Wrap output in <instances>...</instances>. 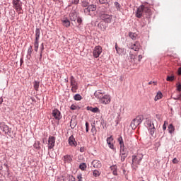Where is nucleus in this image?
<instances>
[{"instance_id": "1", "label": "nucleus", "mask_w": 181, "mask_h": 181, "mask_svg": "<svg viewBox=\"0 0 181 181\" xmlns=\"http://www.w3.org/2000/svg\"><path fill=\"white\" fill-rule=\"evenodd\" d=\"M94 96L97 100H99V103L103 104V105H107L111 103V95L105 94L104 90H97L94 93Z\"/></svg>"}, {"instance_id": "2", "label": "nucleus", "mask_w": 181, "mask_h": 181, "mask_svg": "<svg viewBox=\"0 0 181 181\" xmlns=\"http://www.w3.org/2000/svg\"><path fill=\"white\" fill-rule=\"evenodd\" d=\"M149 13H151V9L148 6L141 5L138 7L136 16V18H142L144 15H149Z\"/></svg>"}, {"instance_id": "3", "label": "nucleus", "mask_w": 181, "mask_h": 181, "mask_svg": "<svg viewBox=\"0 0 181 181\" xmlns=\"http://www.w3.org/2000/svg\"><path fill=\"white\" fill-rule=\"evenodd\" d=\"M119 145H120V158L121 161L124 162L125 159H127V157L128 156V154L127 153H124V151H125V145L124 144V140L122 139V137H119L117 139Z\"/></svg>"}, {"instance_id": "4", "label": "nucleus", "mask_w": 181, "mask_h": 181, "mask_svg": "<svg viewBox=\"0 0 181 181\" xmlns=\"http://www.w3.org/2000/svg\"><path fill=\"white\" fill-rule=\"evenodd\" d=\"M143 156H132V168L136 170L138 169V165L141 163V160H142Z\"/></svg>"}, {"instance_id": "5", "label": "nucleus", "mask_w": 181, "mask_h": 181, "mask_svg": "<svg viewBox=\"0 0 181 181\" xmlns=\"http://www.w3.org/2000/svg\"><path fill=\"white\" fill-rule=\"evenodd\" d=\"M13 8L16 11L18 15L23 13L22 10V1L21 0H13Z\"/></svg>"}, {"instance_id": "6", "label": "nucleus", "mask_w": 181, "mask_h": 181, "mask_svg": "<svg viewBox=\"0 0 181 181\" xmlns=\"http://www.w3.org/2000/svg\"><path fill=\"white\" fill-rule=\"evenodd\" d=\"M142 121H144V116L142 115H139L135 119H134L130 124L132 129H136V127L141 124Z\"/></svg>"}, {"instance_id": "7", "label": "nucleus", "mask_w": 181, "mask_h": 181, "mask_svg": "<svg viewBox=\"0 0 181 181\" xmlns=\"http://www.w3.org/2000/svg\"><path fill=\"white\" fill-rule=\"evenodd\" d=\"M70 83L72 93H77V90H78V83H77V81H76V78H74V76H71Z\"/></svg>"}, {"instance_id": "8", "label": "nucleus", "mask_w": 181, "mask_h": 181, "mask_svg": "<svg viewBox=\"0 0 181 181\" xmlns=\"http://www.w3.org/2000/svg\"><path fill=\"white\" fill-rule=\"evenodd\" d=\"M100 18L106 23H111V21H112V16L107 14L105 13H100Z\"/></svg>"}, {"instance_id": "9", "label": "nucleus", "mask_w": 181, "mask_h": 181, "mask_svg": "<svg viewBox=\"0 0 181 181\" xmlns=\"http://www.w3.org/2000/svg\"><path fill=\"white\" fill-rule=\"evenodd\" d=\"M101 53H103V47L100 45L95 47L93 51V57H95V59H98Z\"/></svg>"}, {"instance_id": "10", "label": "nucleus", "mask_w": 181, "mask_h": 181, "mask_svg": "<svg viewBox=\"0 0 181 181\" xmlns=\"http://www.w3.org/2000/svg\"><path fill=\"white\" fill-rule=\"evenodd\" d=\"M54 144H56V137L49 136L48 139V149H53Z\"/></svg>"}, {"instance_id": "11", "label": "nucleus", "mask_w": 181, "mask_h": 181, "mask_svg": "<svg viewBox=\"0 0 181 181\" xmlns=\"http://www.w3.org/2000/svg\"><path fill=\"white\" fill-rule=\"evenodd\" d=\"M52 117H54V118L58 122L62 119V114L60 113V111H59V110L57 109H55L52 111Z\"/></svg>"}, {"instance_id": "12", "label": "nucleus", "mask_w": 181, "mask_h": 181, "mask_svg": "<svg viewBox=\"0 0 181 181\" xmlns=\"http://www.w3.org/2000/svg\"><path fill=\"white\" fill-rule=\"evenodd\" d=\"M139 47H141V45H139V42H138L134 43H131L129 45V49H132L135 52H138V50H139Z\"/></svg>"}, {"instance_id": "13", "label": "nucleus", "mask_w": 181, "mask_h": 181, "mask_svg": "<svg viewBox=\"0 0 181 181\" xmlns=\"http://www.w3.org/2000/svg\"><path fill=\"white\" fill-rule=\"evenodd\" d=\"M96 10H97V6L94 4H91L88 6V7L84 9V13H87V12H88V13H90V12H94Z\"/></svg>"}, {"instance_id": "14", "label": "nucleus", "mask_w": 181, "mask_h": 181, "mask_svg": "<svg viewBox=\"0 0 181 181\" xmlns=\"http://www.w3.org/2000/svg\"><path fill=\"white\" fill-rule=\"evenodd\" d=\"M107 144L110 149H114V138H112V136L107 138Z\"/></svg>"}, {"instance_id": "15", "label": "nucleus", "mask_w": 181, "mask_h": 181, "mask_svg": "<svg viewBox=\"0 0 181 181\" xmlns=\"http://www.w3.org/2000/svg\"><path fill=\"white\" fill-rule=\"evenodd\" d=\"M147 127L148 128L150 135H151V136H153V134H155V126L153 123H148Z\"/></svg>"}, {"instance_id": "16", "label": "nucleus", "mask_w": 181, "mask_h": 181, "mask_svg": "<svg viewBox=\"0 0 181 181\" xmlns=\"http://www.w3.org/2000/svg\"><path fill=\"white\" fill-rule=\"evenodd\" d=\"M68 142L70 146H77V141H76V139H74L73 135L69 138Z\"/></svg>"}, {"instance_id": "17", "label": "nucleus", "mask_w": 181, "mask_h": 181, "mask_svg": "<svg viewBox=\"0 0 181 181\" xmlns=\"http://www.w3.org/2000/svg\"><path fill=\"white\" fill-rule=\"evenodd\" d=\"M92 165L95 169H98V168H101V166H102L101 161H100L98 160H94L92 162Z\"/></svg>"}, {"instance_id": "18", "label": "nucleus", "mask_w": 181, "mask_h": 181, "mask_svg": "<svg viewBox=\"0 0 181 181\" xmlns=\"http://www.w3.org/2000/svg\"><path fill=\"white\" fill-rule=\"evenodd\" d=\"M69 18L73 22L77 21V13L76 12H71L69 13Z\"/></svg>"}, {"instance_id": "19", "label": "nucleus", "mask_w": 181, "mask_h": 181, "mask_svg": "<svg viewBox=\"0 0 181 181\" xmlns=\"http://www.w3.org/2000/svg\"><path fill=\"white\" fill-rule=\"evenodd\" d=\"M111 170L112 171V173L114 175V176H118V173H117V169L118 167L117 165H112L110 167Z\"/></svg>"}, {"instance_id": "20", "label": "nucleus", "mask_w": 181, "mask_h": 181, "mask_svg": "<svg viewBox=\"0 0 181 181\" xmlns=\"http://www.w3.org/2000/svg\"><path fill=\"white\" fill-rule=\"evenodd\" d=\"M62 22L65 28H69L70 26V21H69V19L64 18L63 20H62Z\"/></svg>"}, {"instance_id": "21", "label": "nucleus", "mask_w": 181, "mask_h": 181, "mask_svg": "<svg viewBox=\"0 0 181 181\" xmlns=\"http://www.w3.org/2000/svg\"><path fill=\"white\" fill-rule=\"evenodd\" d=\"M0 128L4 131V132H5V134H8V132H9V127L6 124H1Z\"/></svg>"}, {"instance_id": "22", "label": "nucleus", "mask_w": 181, "mask_h": 181, "mask_svg": "<svg viewBox=\"0 0 181 181\" xmlns=\"http://www.w3.org/2000/svg\"><path fill=\"white\" fill-rule=\"evenodd\" d=\"M40 86V81H35L33 83V87L35 91H39V87Z\"/></svg>"}, {"instance_id": "23", "label": "nucleus", "mask_w": 181, "mask_h": 181, "mask_svg": "<svg viewBox=\"0 0 181 181\" xmlns=\"http://www.w3.org/2000/svg\"><path fill=\"white\" fill-rule=\"evenodd\" d=\"M64 162H66V163H70V162L73 160V158L70 156L66 155L64 156Z\"/></svg>"}, {"instance_id": "24", "label": "nucleus", "mask_w": 181, "mask_h": 181, "mask_svg": "<svg viewBox=\"0 0 181 181\" xmlns=\"http://www.w3.org/2000/svg\"><path fill=\"white\" fill-rule=\"evenodd\" d=\"M40 39V29L37 28L35 30V40H38Z\"/></svg>"}, {"instance_id": "25", "label": "nucleus", "mask_w": 181, "mask_h": 181, "mask_svg": "<svg viewBox=\"0 0 181 181\" xmlns=\"http://www.w3.org/2000/svg\"><path fill=\"white\" fill-rule=\"evenodd\" d=\"M34 50L36 52H37V50H39V40H35V42H34Z\"/></svg>"}, {"instance_id": "26", "label": "nucleus", "mask_w": 181, "mask_h": 181, "mask_svg": "<svg viewBox=\"0 0 181 181\" xmlns=\"http://www.w3.org/2000/svg\"><path fill=\"white\" fill-rule=\"evenodd\" d=\"M115 49L117 54H122V53L124 52V49L122 48L118 47V45H117V43L115 45Z\"/></svg>"}, {"instance_id": "27", "label": "nucleus", "mask_w": 181, "mask_h": 181, "mask_svg": "<svg viewBox=\"0 0 181 181\" xmlns=\"http://www.w3.org/2000/svg\"><path fill=\"white\" fill-rule=\"evenodd\" d=\"M114 5H115L117 11H121V9H122V7L121 6V4H119V3H118L117 1H115L114 3Z\"/></svg>"}, {"instance_id": "28", "label": "nucleus", "mask_w": 181, "mask_h": 181, "mask_svg": "<svg viewBox=\"0 0 181 181\" xmlns=\"http://www.w3.org/2000/svg\"><path fill=\"white\" fill-rule=\"evenodd\" d=\"M168 132L170 134H173V132H175V127L173 124H171L168 126Z\"/></svg>"}, {"instance_id": "29", "label": "nucleus", "mask_w": 181, "mask_h": 181, "mask_svg": "<svg viewBox=\"0 0 181 181\" xmlns=\"http://www.w3.org/2000/svg\"><path fill=\"white\" fill-rule=\"evenodd\" d=\"M163 97V95L160 92L157 93V95L155 97V101H158V100H160Z\"/></svg>"}, {"instance_id": "30", "label": "nucleus", "mask_w": 181, "mask_h": 181, "mask_svg": "<svg viewBox=\"0 0 181 181\" xmlns=\"http://www.w3.org/2000/svg\"><path fill=\"white\" fill-rule=\"evenodd\" d=\"M100 175H101V172L98 171V170H94L93 171V175L95 177H98L100 176Z\"/></svg>"}, {"instance_id": "31", "label": "nucleus", "mask_w": 181, "mask_h": 181, "mask_svg": "<svg viewBox=\"0 0 181 181\" xmlns=\"http://www.w3.org/2000/svg\"><path fill=\"white\" fill-rule=\"evenodd\" d=\"M81 5L83 8H87V6H88L89 4L88 1H86V0H81Z\"/></svg>"}, {"instance_id": "32", "label": "nucleus", "mask_w": 181, "mask_h": 181, "mask_svg": "<svg viewBox=\"0 0 181 181\" xmlns=\"http://www.w3.org/2000/svg\"><path fill=\"white\" fill-rule=\"evenodd\" d=\"M79 168L81 169V170H86V169H87V165L84 163H81L79 165Z\"/></svg>"}, {"instance_id": "33", "label": "nucleus", "mask_w": 181, "mask_h": 181, "mask_svg": "<svg viewBox=\"0 0 181 181\" xmlns=\"http://www.w3.org/2000/svg\"><path fill=\"white\" fill-rule=\"evenodd\" d=\"M83 98H81V95L80 94H76L74 96V99L75 101H80Z\"/></svg>"}, {"instance_id": "34", "label": "nucleus", "mask_w": 181, "mask_h": 181, "mask_svg": "<svg viewBox=\"0 0 181 181\" xmlns=\"http://www.w3.org/2000/svg\"><path fill=\"white\" fill-rule=\"evenodd\" d=\"M129 36L131 39H132V40H135V39H136V35H135L134 33H129Z\"/></svg>"}, {"instance_id": "35", "label": "nucleus", "mask_w": 181, "mask_h": 181, "mask_svg": "<svg viewBox=\"0 0 181 181\" xmlns=\"http://www.w3.org/2000/svg\"><path fill=\"white\" fill-rule=\"evenodd\" d=\"M90 132H92L93 135H95V134H97V129L95 125H92Z\"/></svg>"}, {"instance_id": "36", "label": "nucleus", "mask_w": 181, "mask_h": 181, "mask_svg": "<svg viewBox=\"0 0 181 181\" xmlns=\"http://www.w3.org/2000/svg\"><path fill=\"white\" fill-rule=\"evenodd\" d=\"M32 52H33V47L30 45L28 49V56H32Z\"/></svg>"}, {"instance_id": "37", "label": "nucleus", "mask_w": 181, "mask_h": 181, "mask_svg": "<svg viewBox=\"0 0 181 181\" xmlns=\"http://www.w3.org/2000/svg\"><path fill=\"white\" fill-rule=\"evenodd\" d=\"M166 80L167 81H173L175 80V76H168Z\"/></svg>"}, {"instance_id": "38", "label": "nucleus", "mask_w": 181, "mask_h": 181, "mask_svg": "<svg viewBox=\"0 0 181 181\" xmlns=\"http://www.w3.org/2000/svg\"><path fill=\"white\" fill-rule=\"evenodd\" d=\"M99 3L100 4V5H104L105 4H108V1L107 0H99Z\"/></svg>"}, {"instance_id": "39", "label": "nucleus", "mask_w": 181, "mask_h": 181, "mask_svg": "<svg viewBox=\"0 0 181 181\" xmlns=\"http://www.w3.org/2000/svg\"><path fill=\"white\" fill-rule=\"evenodd\" d=\"M76 21H77V23H78L79 25H81V23L83 22V20L81 19V18L77 17V18H76Z\"/></svg>"}, {"instance_id": "40", "label": "nucleus", "mask_w": 181, "mask_h": 181, "mask_svg": "<svg viewBox=\"0 0 181 181\" xmlns=\"http://www.w3.org/2000/svg\"><path fill=\"white\" fill-rule=\"evenodd\" d=\"M78 181H83V175L81 174H79L77 175Z\"/></svg>"}, {"instance_id": "41", "label": "nucleus", "mask_w": 181, "mask_h": 181, "mask_svg": "<svg viewBox=\"0 0 181 181\" xmlns=\"http://www.w3.org/2000/svg\"><path fill=\"white\" fill-rule=\"evenodd\" d=\"M70 108L73 110H77L78 108V106L76 105H71Z\"/></svg>"}, {"instance_id": "42", "label": "nucleus", "mask_w": 181, "mask_h": 181, "mask_svg": "<svg viewBox=\"0 0 181 181\" xmlns=\"http://www.w3.org/2000/svg\"><path fill=\"white\" fill-rule=\"evenodd\" d=\"M100 111V109L98 107H93L91 112H98Z\"/></svg>"}, {"instance_id": "43", "label": "nucleus", "mask_w": 181, "mask_h": 181, "mask_svg": "<svg viewBox=\"0 0 181 181\" xmlns=\"http://www.w3.org/2000/svg\"><path fill=\"white\" fill-rule=\"evenodd\" d=\"M40 50L41 52H40V59H42V53H43V51L45 50V47H40Z\"/></svg>"}, {"instance_id": "44", "label": "nucleus", "mask_w": 181, "mask_h": 181, "mask_svg": "<svg viewBox=\"0 0 181 181\" xmlns=\"http://www.w3.org/2000/svg\"><path fill=\"white\" fill-rule=\"evenodd\" d=\"M88 127H89V124H88V122H86V132H88V131H89V129H88Z\"/></svg>"}, {"instance_id": "45", "label": "nucleus", "mask_w": 181, "mask_h": 181, "mask_svg": "<svg viewBox=\"0 0 181 181\" xmlns=\"http://www.w3.org/2000/svg\"><path fill=\"white\" fill-rule=\"evenodd\" d=\"M173 163H179V160H177V158H175L173 160Z\"/></svg>"}, {"instance_id": "46", "label": "nucleus", "mask_w": 181, "mask_h": 181, "mask_svg": "<svg viewBox=\"0 0 181 181\" xmlns=\"http://www.w3.org/2000/svg\"><path fill=\"white\" fill-rule=\"evenodd\" d=\"M78 2H80V0H74L72 4H74V5H77L78 4Z\"/></svg>"}, {"instance_id": "47", "label": "nucleus", "mask_w": 181, "mask_h": 181, "mask_svg": "<svg viewBox=\"0 0 181 181\" xmlns=\"http://www.w3.org/2000/svg\"><path fill=\"white\" fill-rule=\"evenodd\" d=\"M177 91H181V84H179V85L177 86Z\"/></svg>"}, {"instance_id": "48", "label": "nucleus", "mask_w": 181, "mask_h": 181, "mask_svg": "<svg viewBox=\"0 0 181 181\" xmlns=\"http://www.w3.org/2000/svg\"><path fill=\"white\" fill-rule=\"evenodd\" d=\"M86 151V148L85 147H81L80 148V152H84Z\"/></svg>"}, {"instance_id": "49", "label": "nucleus", "mask_w": 181, "mask_h": 181, "mask_svg": "<svg viewBox=\"0 0 181 181\" xmlns=\"http://www.w3.org/2000/svg\"><path fill=\"white\" fill-rule=\"evenodd\" d=\"M163 131H166V124L164 123V124L163 125Z\"/></svg>"}, {"instance_id": "50", "label": "nucleus", "mask_w": 181, "mask_h": 181, "mask_svg": "<svg viewBox=\"0 0 181 181\" xmlns=\"http://www.w3.org/2000/svg\"><path fill=\"white\" fill-rule=\"evenodd\" d=\"M138 60L139 62H141V60H142V55H139Z\"/></svg>"}, {"instance_id": "51", "label": "nucleus", "mask_w": 181, "mask_h": 181, "mask_svg": "<svg viewBox=\"0 0 181 181\" xmlns=\"http://www.w3.org/2000/svg\"><path fill=\"white\" fill-rule=\"evenodd\" d=\"M87 110H88V111H91L92 112L93 107H87Z\"/></svg>"}, {"instance_id": "52", "label": "nucleus", "mask_w": 181, "mask_h": 181, "mask_svg": "<svg viewBox=\"0 0 181 181\" xmlns=\"http://www.w3.org/2000/svg\"><path fill=\"white\" fill-rule=\"evenodd\" d=\"M178 74L181 75V67L178 69Z\"/></svg>"}, {"instance_id": "53", "label": "nucleus", "mask_w": 181, "mask_h": 181, "mask_svg": "<svg viewBox=\"0 0 181 181\" xmlns=\"http://www.w3.org/2000/svg\"><path fill=\"white\" fill-rule=\"evenodd\" d=\"M4 103V99L2 98H0V104H2Z\"/></svg>"}, {"instance_id": "54", "label": "nucleus", "mask_w": 181, "mask_h": 181, "mask_svg": "<svg viewBox=\"0 0 181 181\" xmlns=\"http://www.w3.org/2000/svg\"><path fill=\"white\" fill-rule=\"evenodd\" d=\"M71 180L72 181H75L76 180V178H74L73 176L71 177L70 178Z\"/></svg>"}, {"instance_id": "55", "label": "nucleus", "mask_w": 181, "mask_h": 181, "mask_svg": "<svg viewBox=\"0 0 181 181\" xmlns=\"http://www.w3.org/2000/svg\"><path fill=\"white\" fill-rule=\"evenodd\" d=\"M153 83H155V82L150 81V82L148 83V85L151 86V84H153Z\"/></svg>"}, {"instance_id": "56", "label": "nucleus", "mask_w": 181, "mask_h": 181, "mask_svg": "<svg viewBox=\"0 0 181 181\" xmlns=\"http://www.w3.org/2000/svg\"><path fill=\"white\" fill-rule=\"evenodd\" d=\"M41 47H45V45L43 43L41 44Z\"/></svg>"}, {"instance_id": "57", "label": "nucleus", "mask_w": 181, "mask_h": 181, "mask_svg": "<svg viewBox=\"0 0 181 181\" xmlns=\"http://www.w3.org/2000/svg\"><path fill=\"white\" fill-rule=\"evenodd\" d=\"M65 81H66V83H69V79H68V78H66V79H65Z\"/></svg>"}, {"instance_id": "58", "label": "nucleus", "mask_w": 181, "mask_h": 181, "mask_svg": "<svg viewBox=\"0 0 181 181\" xmlns=\"http://www.w3.org/2000/svg\"><path fill=\"white\" fill-rule=\"evenodd\" d=\"M0 170H2V166H0Z\"/></svg>"}, {"instance_id": "59", "label": "nucleus", "mask_w": 181, "mask_h": 181, "mask_svg": "<svg viewBox=\"0 0 181 181\" xmlns=\"http://www.w3.org/2000/svg\"><path fill=\"white\" fill-rule=\"evenodd\" d=\"M54 1H57V0H54Z\"/></svg>"}, {"instance_id": "60", "label": "nucleus", "mask_w": 181, "mask_h": 181, "mask_svg": "<svg viewBox=\"0 0 181 181\" xmlns=\"http://www.w3.org/2000/svg\"><path fill=\"white\" fill-rule=\"evenodd\" d=\"M142 181H145V180H142Z\"/></svg>"}]
</instances>
